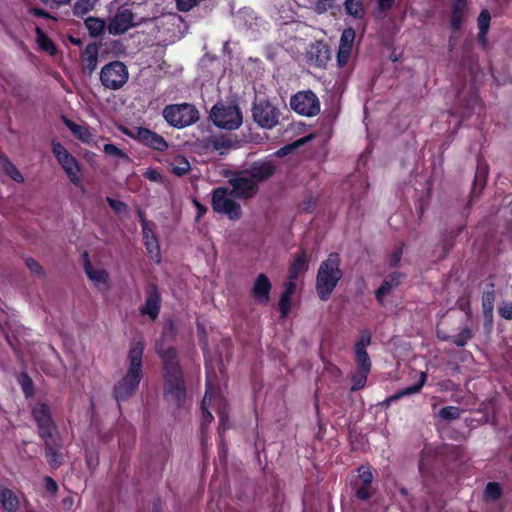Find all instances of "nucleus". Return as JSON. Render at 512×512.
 <instances>
[{
    "label": "nucleus",
    "instance_id": "nucleus-52",
    "mask_svg": "<svg viewBox=\"0 0 512 512\" xmlns=\"http://www.w3.org/2000/svg\"><path fill=\"white\" fill-rule=\"evenodd\" d=\"M378 16H384L385 13L393 6L394 0H376Z\"/></svg>",
    "mask_w": 512,
    "mask_h": 512
},
{
    "label": "nucleus",
    "instance_id": "nucleus-43",
    "mask_svg": "<svg viewBox=\"0 0 512 512\" xmlns=\"http://www.w3.org/2000/svg\"><path fill=\"white\" fill-rule=\"evenodd\" d=\"M439 417L444 420H453L460 417V409L454 406H447L439 411Z\"/></svg>",
    "mask_w": 512,
    "mask_h": 512
},
{
    "label": "nucleus",
    "instance_id": "nucleus-4",
    "mask_svg": "<svg viewBox=\"0 0 512 512\" xmlns=\"http://www.w3.org/2000/svg\"><path fill=\"white\" fill-rule=\"evenodd\" d=\"M162 115L170 126L178 129L190 126L199 119V111L189 103L168 105L163 109Z\"/></svg>",
    "mask_w": 512,
    "mask_h": 512
},
{
    "label": "nucleus",
    "instance_id": "nucleus-14",
    "mask_svg": "<svg viewBox=\"0 0 512 512\" xmlns=\"http://www.w3.org/2000/svg\"><path fill=\"white\" fill-rule=\"evenodd\" d=\"M161 297L156 285L151 284L147 288L145 304L141 308L142 315H147L151 320L158 317L160 311Z\"/></svg>",
    "mask_w": 512,
    "mask_h": 512
},
{
    "label": "nucleus",
    "instance_id": "nucleus-28",
    "mask_svg": "<svg viewBox=\"0 0 512 512\" xmlns=\"http://www.w3.org/2000/svg\"><path fill=\"white\" fill-rule=\"evenodd\" d=\"M426 378H427L426 373L421 372L419 382L416 385L407 387V388L403 389L402 391H399L398 393L392 395L391 397L388 398V402L398 400L404 396L418 393L421 390V388L423 387V385L425 384Z\"/></svg>",
    "mask_w": 512,
    "mask_h": 512
},
{
    "label": "nucleus",
    "instance_id": "nucleus-20",
    "mask_svg": "<svg viewBox=\"0 0 512 512\" xmlns=\"http://www.w3.org/2000/svg\"><path fill=\"white\" fill-rule=\"evenodd\" d=\"M81 64L85 72L91 75L98 64V46L95 43L85 47L81 54Z\"/></svg>",
    "mask_w": 512,
    "mask_h": 512
},
{
    "label": "nucleus",
    "instance_id": "nucleus-33",
    "mask_svg": "<svg viewBox=\"0 0 512 512\" xmlns=\"http://www.w3.org/2000/svg\"><path fill=\"white\" fill-rule=\"evenodd\" d=\"M98 0H76L73 6V14L77 17H83L92 11Z\"/></svg>",
    "mask_w": 512,
    "mask_h": 512
},
{
    "label": "nucleus",
    "instance_id": "nucleus-38",
    "mask_svg": "<svg viewBox=\"0 0 512 512\" xmlns=\"http://www.w3.org/2000/svg\"><path fill=\"white\" fill-rule=\"evenodd\" d=\"M370 370L365 369H357V371L352 376V391H357L362 389L367 381L368 374Z\"/></svg>",
    "mask_w": 512,
    "mask_h": 512
},
{
    "label": "nucleus",
    "instance_id": "nucleus-46",
    "mask_svg": "<svg viewBox=\"0 0 512 512\" xmlns=\"http://www.w3.org/2000/svg\"><path fill=\"white\" fill-rule=\"evenodd\" d=\"M313 5L318 13H324L334 8L335 0H314Z\"/></svg>",
    "mask_w": 512,
    "mask_h": 512
},
{
    "label": "nucleus",
    "instance_id": "nucleus-47",
    "mask_svg": "<svg viewBox=\"0 0 512 512\" xmlns=\"http://www.w3.org/2000/svg\"><path fill=\"white\" fill-rule=\"evenodd\" d=\"M19 383H20L25 395L31 396L33 393V384H32V380L29 378V376L26 374H22L19 377Z\"/></svg>",
    "mask_w": 512,
    "mask_h": 512
},
{
    "label": "nucleus",
    "instance_id": "nucleus-25",
    "mask_svg": "<svg viewBox=\"0 0 512 512\" xmlns=\"http://www.w3.org/2000/svg\"><path fill=\"white\" fill-rule=\"evenodd\" d=\"M107 24L103 19L97 17H88L85 19V27L93 38H97L104 34Z\"/></svg>",
    "mask_w": 512,
    "mask_h": 512
},
{
    "label": "nucleus",
    "instance_id": "nucleus-54",
    "mask_svg": "<svg viewBox=\"0 0 512 512\" xmlns=\"http://www.w3.org/2000/svg\"><path fill=\"white\" fill-rule=\"evenodd\" d=\"M291 308V297L281 295L279 300V309L283 316H286Z\"/></svg>",
    "mask_w": 512,
    "mask_h": 512
},
{
    "label": "nucleus",
    "instance_id": "nucleus-21",
    "mask_svg": "<svg viewBox=\"0 0 512 512\" xmlns=\"http://www.w3.org/2000/svg\"><path fill=\"white\" fill-rule=\"evenodd\" d=\"M63 122L70 132L81 142L92 144L94 136L86 124H78L64 117Z\"/></svg>",
    "mask_w": 512,
    "mask_h": 512
},
{
    "label": "nucleus",
    "instance_id": "nucleus-22",
    "mask_svg": "<svg viewBox=\"0 0 512 512\" xmlns=\"http://www.w3.org/2000/svg\"><path fill=\"white\" fill-rule=\"evenodd\" d=\"M310 258L305 251H301L294 261L291 263L288 271V276L291 279H297L300 276H303L308 270Z\"/></svg>",
    "mask_w": 512,
    "mask_h": 512
},
{
    "label": "nucleus",
    "instance_id": "nucleus-42",
    "mask_svg": "<svg viewBox=\"0 0 512 512\" xmlns=\"http://www.w3.org/2000/svg\"><path fill=\"white\" fill-rule=\"evenodd\" d=\"M103 150L108 156L123 159L125 161L129 160L128 155L114 144H105Z\"/></svg>",
    "mask_w": 512,
    "mask_h": 512
},
{
    "label": "nucleus",
    "instance_id": "nucleus-40",
    "mask_svg": "<svg viewBox=\"0 0 512 512\" xmlns=\"http://www.w3.org/2000/svg\"><path fill=\"white\" fill-rule=\"evenodd\" d=\"M485 497L490 500H497L502 495V489L498 483L490 482L485 488Z\"/></svg>",
    "mask_w": 512,
    "mask_h": 512
},
{
    "label": "nucleus",
    "instance_id": "nucleus-10",
    "mask_svg": "<svg viewBox=\"0 0 512 512\" xmlns=\"http://www.w3.org/2000/svg\"><path fill=\"white\" fill-rule=\"evenodd\" d=\"M290 107L299 115L312 117L320 112V101L311 90L300 91L291 97Z\"/></svg>",
    "mask_w": 512,
    "mask_h": 512
},
{
    "label": "nucleus",
    "instance_id": "nucleus-13",
    "mask_svg": "<svg viewBox=\"0 0 512 512\" xmlns=\"http://www.w3.org/2000/svg\"><path fill=\"white\" fill-rule=\"evenodd\" d=\"M32 414L38 425L40 436L43 439L51 437L53 432V421L51 419L48 406L44 403H37L32 410Z\"/></svg>",
    "mask_w": 512,
    "mask_h": 512
},
{
    "label": "nucleus",
    "instance_id": "nucleus-9",
    "mask_svg": "<svg viewBox=\"0 0 512 512\" xmlns=\"http://www.w3.org/2000/svg\"><path fill=\"white\" fill-rule=\"evenodd\" d=\"M211 119L218 127L230 130L242 124V114L236 105H215L211 110Z\"/></svg>",
    "mask_w": 512,
    "mask_h": 512
},
{
    "label": "nucleus",
    "instance_id": "nucleus-6",
    "mask_svg": "<svg viewBox=\"0 0 512 512\" xmlns=\"http://www.w3.org/2000/svg\"><path fill=\"white\" fill-rule=\"evenodd\" d=\"M235 194L228 188L218 187L212 192L211 205L215 212L226 215L230 220H239L242 216L240 204Z\"/></svg>",
    "mask_w": 512,
    "mask_h": 512
},
{
    "label": "nucleus",
    "instance_id": "nucleus-17",
    "mask_svg": "<svg viewBox=\"0 0 512 512\" xmlns=\"http://www.w3.org/2000/svg\"><path fill=\"white\" fill-rule=\"evenodd\" d=\"M141 217V223H142V234L144 243L147 249V252L151 259H153L156 262L160 261V247L158 244V241L152 231V229L149 227L147 220L142 216Z\"/></svg>",
    "mask_w": 512,
    "mask_h": 512
},
{
    "label": "nucleus",
    "instance_id": "nucleus-29",
    "mask_svg": "<svg viewBox=\"0 0 512 512\" xmlns=\"http://www.w3.org/2000/svg\"><path fill=\"white\" fill-rule=\"evenodd\" d=\"M494 301H495V291L493 289H489L483 292L482 295V310L484 317L487 319H492L493 309H494Z\"/></svg>",
    "mask_w": 512,
    "mask_h": 512
},
{
    "label": "nucleus",
    "instance_id": "nucleus-57",
    "mask_svg": "<svg viewBox=\"0 0 512 512\" xmlns=\"http://www.w3.org/2000/svg\"><path fill=\"white\" fill-rule=\"evenodd\" d=\"M144 176L152 182H156V183L163 182L162 175L155 169H147L144 173Z\"/></svg>",
    "mask_w": 512,
    "mask_h": 512
},
{
    "label": "nucleus",
    "instance_id": "nucleus-58",
    "mask_svg": "<svg viewBox=\"0 0 512 512\" xmlns=\"http://www.w3.org/2000/svg\"><path fill=\"white\" fill-rule=\"evenodd\" d=\"M26 265L31 272L38 274V275L42 274V268H41L40 264L37 261H35L34 259H32V258L26 259Z\"/></svg>",
    "mask_w": 512,
    "mask_h": 512
},
{
    "label": "nucleus",
    "instance_id": "nucleus-51",
    "mask_svg": "<svg viewBox=\"0 0 512 512\" xmlns=\"http://www.w3.org/2000/svg\"><path fill=\"white\" fill-rule=\"evenodd\" d=\"M304 143V140L303 139H300L292 144H289V145H286L282 148H280L277 152H276V155L279 156V157H282V156H286L288 155L289 153H291L293 150H295L296 148H298L300 145H302Z\"/></svg>",
    "mask_w": 512,
    "mask_h": 512
},
{
    "label": "nucleus",
    "instance_id": "nucleus-41",
    "mask_svg": "<svg viewBox=\"0 0 512 512\" xmlns=\"http://www.w3.org/2000/svg\"><path fill=\"white\" fill-rule=\"evenodd\" d=\"M357 369H371V361L367 351H355Z\"/></svg>",
    "mask_w": 512,
    "mask_h": 512
},
{
    "label": "nucleus",
    "instance_id": "nucleus-23",
    "mask_svg": "<svg viewBox=\"0 0 512 512\" xmlns=\"http://www.w3.org/2000/svg\"><path fill=\"white\" fill-rule=\"evenodd\" d=\"M401 274L392 273L382 282L381 286L376 291V298L382 302L383 298L388 295L400 283Z\"/></svg>",
    "mask_w": 512,
    "mask_h": 512
},
{
    "label": "nucleus",
    "instance_id": "nucleus-56",
    "mask_svg": "<svg viewBox=\"0 0 512 512\" xmlns=\"http://www.w3.org/2000/svg\"><path fill=\"white\" fill-rule=\"evenodd\" d=\"M359 478L363 482V484H371L373 480V475L371 470L368 467H360L359 468Z\"/></svg>",
    "mask_w": 512,
    "mask_h": 512
},
{
    "label": "nucleus",
    "instance_id": "nucleus-3",
    "mask_svg": "<svg viewBox=\"0 0 512 512\" xmlns=\"http://www.w3.org/2000/svg\"><path fill=\"white\" fill-rule=\"evenodd\" d=\"M339 266L340 259L338 254H330L320 264L316 277V291L323 301L330 297L342 277V271Z\"/></svg>",
    "mask_w": 512,
    "mask_h": 512
},
{
    "label": "nucleus",
    "instance_id": "nucleus-18",
    "mask_svg": "<svg viewBox=\"0 0 512 512\" xmlns=\"http://www.w3.org/2000/svg\"><path fill=\"white\" fill-rule=\"evenodd\" d=\"M135 137L142 141L145 145L152 147L156 150H164L167 143L163 137L147 128H137Z\"/></svg>",
    "mask_w": 512,
    "mask_h": 512
},
{
    "label": "nucleus",
    "instance_id": "nucleus-1",
    "mask_svg": "<svg viewBox=\"0 0 512 512\" xmlns=\"http://www.w3.org/2000/svg\"><path fill=\"white\" fill-rule=\"evenodd\" d=\"M144 343L141 340L132 343L127 355V371L114 386V397L117 402L131 397L139 387L142 379V358Z\"/></svg>",
    "mask_w": 512,
    "mask_h": 512
},
{
    "label": "nucleus",
    "instance_id": "nucleus-7",
    "mask_svg": "<svg viewBox=\"0 0 512 512\" xmlns=\"http://www.w3.org/2000/svg\"><path fill=\"white\" fill-rule=\"evenodd\" d=\"M142 22L143 18L133 13L130 7L123 5L110 17L107 24V31L113 36L122 35L131 28L140 25Z\"/></svg>",
    "mask_w": 512,
    "mask_h": 512
},
{
    "label": "nucleus",
    "instance_id": "nucleus-48",
    "mask_svg": "<svg viewBox=\"0 0 512 512\" xmlns=\"http://www.w3.org/2000/svg\"><path fill=\"white\" fill-rule=\"evenodd\" d=\"M472 337V332L469 328H464L454 339V343L461 347L464 346Z\"/></svg>",
    "mask_w": 512,
    "mask_h": 512
},
{
    "label": "nucleus",
    "instance_id": "nucleus-8",
    "mask_svg": "<svg viewBox=\"0 0 512 512\" xmlns=\"http://www.w3.org/2000/svg\"><path fill=\"white\" fill-rule=\"evenodd\" d=\"M129 79V72L126 65L120 61H113L102 67L100 81L106 89L118 90L122 88Z\"/></svg>",
    "mask_w": 512,
    "mask_h": 512
},
{
    "label": "nucleus",
    "instance_id": "nucleus-34",
    "mask_svg": "<svg viewBox=\"0 0 512 512\" xmlns=\"http://www.w3.org/2000/svg\"><path fill=\"white\" fill-rule=\"evenodd\" d=\"M345 10L349 15L355 18H362L365 13L361 0H346Z\"/></svg>",
    "mask_w": 512,
    "mask_h": 512
},
{
    "label": "nucleus",
    "instance_id": "nucleus-24",
    "mask_svg": "<svg viewBox=\"0 0 512 512\" xmlns=\"http://www.w3.org/2000/svg\"><path fill=\"white\" fill-rule=\"evenodd\" d=\"M0 504L6 511L16 512L19 506V500L11 490L0 487Z\"/></svg>",
    "mask_w": 512,
    "mask_h": 512
},
{
    "label": "nucleus",
    "instance_id": "nucleus-61",
    "mask_svg": "<svg viewBox=\"0 0 512 512\" xmlns=\"http://www.w3.org/2000/svg\"><path fill=\"white\" fill-rule=\"evenodd\" d=\"M194 204L197 209V217L196 219L199 220L205 213H206V207H204L202 204H200L198 201L194 200Z\"/></svg>",
    "mask_w": 512,
    "mask_h": 512
},
{
    "label": "nucleus",
    "instance_id": "nucleus-63",
    "mask_svg": "<svg viewBox=\"0 0 512 512\" xmlns=\"http://www.w3.org/2000/svg\"><path fill=\"white\" fill-rule=\"evenodd\" d=\"M400 256H401V251L400 250H397L396 252L393 253L392 257H391V265H396L400 259Z\"/></svg>",
    "mask_w": 512,
    "mask_h": 512
},
{
    "label": "nucleus",
    "instance_id": "nucleus-35",
    "mask_svg": "<svg viewBox=\"0 0 512 512\" xmlns=\"http://www.w3.org/2000/svg\"><path fill=\"white\" fill-rule=\"evenodd\" d=\"M231 147V143L224 138L211 137L207 140L206 148L218 151L220 154H224Z\"/></svg>",
    "mask_w": 512,
    "mask_h": 512
},
{
    "label": "nucleus",
    "instance_id": "nucleus-45",
    "mask_svg": "<svg viewBox=\"0 0 512 512\" xmlns=\"http://www.w3.org/2000/svg\"><path fill=\"white\" fill-rule=\"evenodd\" d=\"M352 55V48L339 46L337 53V64L339 67H344Z\"/></svg>",
    "mask_w": 512,
    "mask_h": 512
},
{
    "label": "nucleus",
    "instance_id": "nucleus-53",
    "mask_svg": "<svg viewBox=\"0 0 512 512\" xmlns=\"http://www.w3.org/2000/svg\"><path fill=\"white\" fill-rule=\"evenodd\" d=\"M200 0H176L177 8L180 11H189L198 4Z\"/></svg>",
    "mask_w": 512,
    "mask_h": 512
},
{
    "label": "nucleus",
    "instance_id": "nucleus-39",
    "mask_svg": "<svg viewBox=\"0 0 512 512\" xmlns=\"http://www.w3.org/2000/svg\"><path fill=\"white\" fill-rule=\"evenodd\" d=\"M106 200H107L109 206L112 208V210L116 214H118L120 216L128 215L129 209H128V206L126 203H124L123 201L117 200V199L110 198V197H107Z\"/></svg>",
    "mask_w": 512,
    "mask_h": 512
},
{
    "label": "nucleus",
    "instance_id": "nucleus-55",
    "mask_svg": "<svg viewBox=\"0 0 512 512\" xmlns=\"http://www.w3.org/2000/svg\"><path fill=\"white\" fill-rule=\"evenodd\" d=\"M356 496L361 500H367L372 496V491L369 484H363L356 491Z\"/></svg>",
    "mask_w": 512,
    "mask_h": 512
},
{
    "label": "nucleus",
    "instance_id": "nucleus-36",
    "mask_svg": "<svg viewBox=\"0 0 512 512\" xmlns=\"http://www.w3.org/2000/svg\"><path fill=\"white\" fill-rule=\"evenodd\" d=\"M37 33V43L41 50L46 51L50 55H54L56 53V48L53 42L43 33L40 28L36 29Z\"/></svg>",
    "mask_w": 512,
    "mask_h": 512
},
{
    "label": "nucleus",
    "instance_id": "nucleus-12",
    "mask_svg": "<svg viewBox=\"0 0 512 512\" xmlns=\"http://www.w3.org/2000/svg\"><path fill=\"white\" fill-rule=\"evenodd\" d=\"M228 182L232 187L231 191L236 197L244 199L251 198L257 192V184L255 183V180L252 179L249 173L245 170L231 176Z\"/></svg>",
    "mask_w": 512,
    "mask_h": 512
},
{
    "label": "nucleus",
    "instance_id": "nucleus-44",
    "mask_svg": "<svg viewBox=\"0 0 512 512\" xmlns=\"http://www.w3.org/2000/svg\"><path fill=\"white\" fill-rule=\"evenodd\" d=\"M355 36H356L355 31L352 28L345 29L342 32L339 46L349 47V48L353 49Z\"/></svg>",
    "mask_w": 512,
    "mask_h": 512
},
{
    "label": "nucleus",
    "instance_id": "nucleus-30",
    "mask_svg": "<svg viewBox=\"0 0 512 512\" xmlns=\"http://www.w3.org/2000/svg\"><path fill=\"white\" fill-rule=\"evenodd\" d=\"M171 170L177 176H184L188 174L191 169L189 161L183 156L175 157L171 163Z\"/></svg>",
    "mask_w": 512,
    "mask_h": 512
},
{
    "label": "nucleus",
    "instance_id": "nucleus-31",
    "mask_svg": "<svg viewBox=\"0 0 512 512\" xmlns=\"http://www.w3.org/2000/svg\"><path fill=\"white\" fill-rule=\"evenodd\" d=\"M214 398V394L212 391V388L210 386V383H207V390L204 395V398L202 400V412H203V422L204 423H211L213 420L212 414L208 411V408L212 405V400Z\"/></svg>",
    "mask_w": 512,
    "mask_h": 512
},
{
    "label": "nucleus",
    "instance_id": "nucleus-5",
    "mask_svg": "<svg viewBox=\"0 0 512 512\" xmlns=\"http://www.w3.org/2000/svg\"><path fill=\"white\" fill-rule=\"evenodd\" d=\"M51 149L70 182L83 189L81 166L78 160L60 142L52 141Z\"/></svg>",
    "mask_w": 512,
    "mask_h": 512
},
{
    "label": "nucleus",
    "instance_id": "nucleus-16",
    "mask_svg": "<svg viewBox=\"0 0 512 512\" xmlns=\"http://www.w3.org/2000/svg\"><path fill=\"white\" fill-rule=\"evenodd\" d=\"M271 289L272 285L269 278L261 273L254 280L252 297L259 304H267L270 300Z\"/></svg>",
    "mask_w": 512,
    "mask_h": 512
},
{
    "label": "nucleus",
    "instance_id": "nucleus-49",
    "mask_svg": "<svg viewBox=\"0 0 512 512\" xmlns=\"http://www.w3.org/2000/svg\"><path fill=\"white\" fill-rule=\"evenodd\" d=\"M371 343V337L367 333H362L355 344V351H366Z\"/></svg>",
    "mask_w": 512,
    "mask_h": 512
},
{
    "label": "nucleus",
    "instance_id": "nucleus-26",
    "mask_svg": "<svg viewBox=\"0 0 512 512\" xmlns=\"http://www.w3.org/2000/svg\"><path fill=\"white\" fill-rule=\"evenodd\" d=\"M466 6V4L453 3L450 18V26L452 30L457 31L461 28L464 20Z\"/></svg>",
    "mask_w": 512,
    "mask_h": 512
},
{
    "label": "nucleus",
    "instance_id": "nucleus-50",
    "mask_svg": "<svg viewBox=\"0 0 512 512\" xmlns=\"http://www.w3.org/2000/svg\"><path fill=\"white\" fill-rule=\"evenodd\" d=\"M499 315L507 320L512 319V302H502L498 309Z\"/></svg>",
    "mask_w": 512,
    "mask_h": 512
},
{
    "label": "nucleus",
    "instance_id": "nucleus-32",
    "mask_svg": "<svg viewBox=\"0 0 512 512\" xmlns=\"http://www.w3.org/2000/svg\"><path fill=\"white\" fill-rule=\"evenodd\" d=\"M0 168L16 182H23L20 171L5 157H0Z\"/></svg>",
    "mask_w": 512,
    "mask_h": 512
},
{
    "label": "nucleus",
    "instance_id": "nucleus-2",
    "mask_svg": "<svg viewBox=\"0 0 512 512\" xmlns=\"http://www.w3.org/2000/svg\"><path fill=\"white\" fill-rule=\"evenodd\" d=\"M165 370V397L175 405H181L186 397L185 386L173 348L158 349Z\"/></svg>",
    "mask_w": 512,
    "mask_h": 512
},
{
    "label": "nucleus",
    "instance_id": "nucleus-37",
    "mask_svg": "<svg viewBox=\"0 0 512 512\" xmlns=\"http://www.w3.org/2000/svg\"><path fill=\"white\" fill-rule=\"evenodd\" d=\"M316 53V62L318 65H323L329 59V49L323 43H317L309 52L311 56Z\"/></svg>",
    "mask_w": 512,
    "mask_h": 512
},
{
    "label": "nucleus",
    "instance_id": "nucleus-60",
    "mask_svg": "<svg viewBox=\"0 0 512 512\" xmlns=\"http://www.w3.org/2000/svg\"><path fill=\"white\" fill-rule=\"evenodd\" d=\"M45 487L48 491L55 493L57 491V484L51 477L45 478Z\"/></svg>",
    "mask_w": 512,
    "mask_h": 512
},
{
    "label": "nucleus",
    "instance_id": "nucleus-27",
    "mask_svg": "<svg viewBox=\"0 0 512 512\" xmlns=\"http://www.w3.org/2000/svg\"><path fill=\"white\" fill-rule=\"evenodd\" d=\"M490 19V13L486 9L481 11L477 19L479 28V41L482 45L486 44V36L490 27Z\"/></svg>",
    "mask_w": 512,
    "mask_h": 512
},
{
    "label": "nucleus",
    "instance_id": "nucleus-62",
    "mask_svg": "<svg viewBox=\"0 0 512 512\" xmlns=\"http://www.w3.org/2000/svg\"><path fill=\"white\" fill-rule=\"evenodd\" d=\"M296 279H291L290 276H288V280L287 282L285 283V287L289 290H292L293 292L295 291V288H296Z\"/></svg>",
    "mask_w": 512,
    "mask_h": 512
},
{
    "label": "nucleus",
    "instance_id": "nucleus-64",
    "mask_svg": "<svg viewBox=\"0 0 512 512\" xmlns=\"http://www.w3.org/2000/svg\"><path fill=\"white\" fill-rule=\"evenodd\" d=\"M72 0H50L49 4H55V5H66L69 4Z\"/></svg>",
    "mask_w": 512,
    "mask_h": 512
},
{
    "label": "nucleus",
    "instance_id": "nucleus-11",
    "mask_svg": "<svg viewBox=\"0 0 512 512\" xmlns=\"http://www.w3.org/2000/svg\"><path fill=\"white\" fill-rule=\"evenodd\" d=\"M280 112L268 101H259L254 104L253 118L263 128L271 129L278 124Z\"/></svg>",
    "mask_w": 512,
    "mask_h": 512
},
{
    "label": "nucleus",
    "instance_id": "nucleus-15",
    "mask_svg": "<svg viewBox=\"0 0 512 512\" xmlns=\"http://www.w3.org/2000/svg\"><path fill=\"white\" fill-rule=\"evenodd\" d=\"M85 272L98 290L107 291L110 288V277L104 268L87 262L85 263Z\"/></svg>",
    "mask_w": 512,
    "mask_h": 512
},
{
    "label": "nucleus",
    "instance_id": "nucleus-19",
    "mask_svg": "<svg viewBox=\"0 0 512 512\" xmlns=\"http://www.w3.org/2000/svg\"><path fill=\"white\" fill-rule=\"evenodd\" d=\"M255 183L264 181L271 177L275 172V166L270 161H262L254 163L249 169L245 170Z\"/></svg>",
    "mask_w": 512,
    "mask_h": 512
},
{
    "label": "nucleus",
    "instance_id": "nucleus-59",
    "mask_svg": "<svg viewBox=\"0 0 512 512\" xmlns=\"http://www.w3.org/2000/svg\"><path fill=\"white\" fill-rule=\"evenodd\" d=\"M46 456L51 465L57 466L59 464L56 453L50 447L46 448Z\"/></svg>",
    "mask_w": 512,
    "mask_h": 512
}]
</instances>
